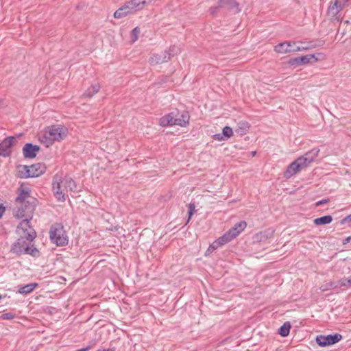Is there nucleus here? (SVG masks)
<instances>
[{"mask_svg": "<svg viewBox=\"0 0 351 351\" xmlns=\"http://www.w3.org/2000/svg\"><path fill=\"white\" fill-rule=\"evenodd\" d=\"M62 184H64V189H69L70 191L76 190L75 181L70 177L66 176L62 180Z\"/></svg>", "mask_w": 351, "mask_h": 351, "instance_id": "nucleus-22", "label": "nucleus"}, {"mask_svg": "<svg viewBox=\"0 0 351 351\" xmlns=\"http://www.w3.org/2000/svg\"><path fill=\"white\" fill-rule=\"evenodd\" d=\"M64 136H65V132L63 128L58 125H51L48 130L45 131L43 137L45 138V143L49 146L53 141L62 139Z\"/></svg>", "mask_w": 351, "mask_h": 351, "instance_id": "nucleus-6", "label": "nucleus"}, {"mask_svg": "<svg viewBox=\"0 0 351 351\" xmlns=\"http://www.w3.org/2000/svg\"><path fill=\"white\" fill-rule=\"evenodd\" d=\"M62 188H64V184H62V180L60 182L57 181L53 182V190L56 194V198L59 201L64 202L66 198L64 190Z\"/></svg>", "mask_w": 351, "mask_h": 351, "instance_id": "nucleus-17", "label": "nucleus"}, {"mask_svg": "<svg viewBox=\"0 0 351 351\" xmlns=\"http://www.w3.org/2000/svg\"><path fill=\"white\" fill-rule=\"evenodd\" d=\"M304 168L306 167L298 158L287 167L286 171L284 173V177L287 179H289L298 172L301 171Z\"/></svg>", "mask_w": 351, "mask_h": 351, "instance_id": "nucleus-11", "label": "nucleus"}, {"mask_svg": "<svg viewBox=\"0 0 351 351\" xmlns=\"http://www.w3.org/2000/svg\"><path fill=\"white\" fill-rule=\"evenodd\" d=\"M341 287H351V276L348 278H343L338 280Z\"/></svg>", "mask_w": 351, "mask_h": 351, "instance_id": "nucleus-32", "label": "nucleus"}, {"mask_svg": "<svg viewBox=\"0 0 351 351\" xmlns=\"http://www.w3.org/2000/svg\"><path fill=\"white\" fill-rule=\"evenodd\" d=\"M5 210V206L3 204H0V219L2 217Z\"/></svg>", "mask_w": 351, "mask_h": 351, "instance_id": "nucleus-40", "label": "nucleus"}, {"mask_svg": "<svg viewBox=\"0 0 351 351\" xmlns=\"http://www.w3.org/2000/svg\"><path fill=\"white\" fill-rule=\"evenodd\" d=\"M219 8H221V7L219 6V2L217 3V5L210 7L209 8V12H210V15H212L213 16H217V11Z\"/></svg>", "mask_w": 351, "mask_h": 351, "instance_id": "nucleus-36", "label": "nucleus"}, {"mask_svg": "<svg viewBox=\"0 0 351 351\" xmlns=\"http://www.w3.org/2000/svg\"><path fill=\"white\" fill-rule=\"evenodd\" d=\"M180 48L176 46L171 47L169 50H166L164 51H161L159 53L153 54L149 62L152 65H156L158 64H162L164 62H167L169 60H170L172 57L177 55L180 53Z\"/></svg>", "mask_w": 351, "mask_h": 351, "instance_id": "nucleus-5", "label": "nucleus"}, {"mask_svg": "<svg viewBox=\"0 0 351 351\" xmlns=\"http://www.w3.org/2000/svg\"><path fill=\"white\" fill-rule=\"evenodd\" d=\"M347 222H351V214L348 215V216H346V217H344L343 219H342L340 221V223L341 225H343V224H345Z\"/></svg>", "mask_w": 351, "mask_h": 351, "instance_id": "nucleus-38", "label": "nucleus"}, {"mask_svg": "<svg viewBox=\"0 0 351 351\" xmlns=\"http://www.w3.org/2000/svg\"><path fill=\"white\" fill-rule=\"evenodd\" d=\"M213 138L216 141H221L225 140L222 133L215 134L213 136Z\"/></svg>", "mask_w": 351, "mask_h": 351, "instance_id": "nucleus-37", "label": "nucleus"}, {"mask_svg": "<svg viewBox=\"0 0 351 351\" xmlns=\"http://www.w3.org/2000/svg\"><path fill=\"white\" fill-rule=\"evenodd\" d=\"M339 1L335 0L334 2H331L328 8V14L332 16H335L341 9H339Z\"/></svg>", "mask_w": 351, "mask_h": 351, "instance_id": "nucleus-25", "label": "nucleus"}, {"mask_svg": "<svg viewBox=\"0 0 351 351\" xmlns=\"http://www.w3.org/2000/svg\"><path fill=\"white\" fill-rule=\"evenodd\" d=\"M140 34V29L136 27H134L132 32H131V36H132V40L133 42H135L136 40H138V34Z\"/></svg>", "mask_w": 351, "mask_h": 351, "instance_id": "nucleus-34", "label": "nucleus"}, {"mask_svg": "<svg viewBox=\"0 0 351 351\" xmlns=\"http://www.w3.org/2000/svg\"><path fill=\"white\" fill-rule=\"evenodd\" d=\"M338 287H341V286L338 283V281L337 282H328L326 283L325 285H322L320 287V290H321V291L324 292V291H326L328 290L335 289Z\"/></svg>", "mask_w": 351, "mask_h": 351, "instance_id": "nucleus-30", "label": "nucleus"}, {"mask_svg": "<svg viewBox=\"0 0 351 351\" xmlns=\"http://www.w3.org/2000/svg\"><path fill=\"white\" fill-rule=\"evenodd\" d=\"M222 134L225 138H230L233 134L232 129L229 126H225L222 130Z\"/></svg>", "mask_w": 351, "mask_h": 351, "instance_id": "nucleus-33", "label": "nucleus"}, {"mask_svg": "<svg viewBox=\"0 0 351 351\" xmlns=\"http://www.w3.org/2000/svg\"><path fill=\"white\" fill-rule=\"evenodd\" d=\"M309 49V47L296 46L295 43L283 42L278 44L274 47V51L278 53H287L304 51Z\"/></svg>", "mask_w": 351, "mask_h": 351, "instance_id": "nucleus-7", "label": "nucleus"}, {"mask_svg": "<svg viewBox=\"0 0 351 351\" xmlns=\"http://www.w3.org/2000/svg\"><path fill=\"white\" fill-rule=\"evenodd\" d=\"M45 170V165L40 162L30 166H20L19 167V177L21 178H36L43 174Z\"/></svg>", "mask_w": 351, "mask_h": 351, "instance_id": "nucleus-4", "label": "nucleus"}, {"mask_svg": "<svg viewBox=\"0 0 351 351\" xmlns=\"http://www.w3.org/2000/svg\"><path fill=\"white\" fill-rule=\"evenodd\" d=\"M319 149L314 147L310 151L306 152L304 155L298 157L305 167H308L318 156Z\"/></svg>", "mask_w": 351, "mask_h": 351, "instance_id": "nucleus-13", "label": "nucleus"}, {"mask_svg": "<svg viewBox=\"0 0 351 351\" xmlns=\"http://www.w3.org/2000/svg\"><path fill=\"white\" fill-rule=\"evenodd\" d=\"M193 213H194L193 212H191V211L188 210V215H189L188 221L190 220V219L193 216Z\"/></svg>", "mask_w": 351, "mask_h": 351, "instance_id": "nucleus-45", "label": "nucleus"}, {"mask_svg": "<svg viewBox=\"0 0 351 351\" xmlns=\"http://www.w3.org/2000/svg\"><path fill=\"white\" fill-rule=\"evenodd\" d=\"M16 317L15 314L12 313H6L0 315L1 319H12Z\"/></svg>", "mask_w": 351, "mask_h": 351, "instance_id": "nucleus-35", "label": "nucleus"}, {"mask_svg": "<svg viewBox=\"0 0 351 351\" xmlns=\"http://www.w3.org/2000/svg\"><path fill=\"white\" fill-rule=\"evenodd\" d=\"M246 226L247 223L245 221H240L224 233L223 236L226 238L228 241L230 242L239 236L245 230Z\"/></svg>", "mask_w": 351, "mask_h": 351, "instance_id": "nucleus-9", "label": "nucleus"}, {"mask_svg": "<svg viewBox=\"0 0 351 351\" xmlns=\"http://www.w3.org/2000/svg\"><path fill=\"white\" fill-rule=\"evenodd\" d=\"M195 204L190 203L189 205V211L194 213L195 212Z\"/></svg>", "mask_w": 351, "mask_h": 351, "instance_id": "nucleus-41", "label": "nucleus"}, {"mask_svg": "<svg viewBox=\"0 0 351 351\" xmlns=\"http://www.w3.org/2000/svg\"><path fill=\"white\" fill-rule=\"evenodd\" d=\"M30 193L31 189L28 186H25L23 184L17 189V197L15 202L21 204L22 206L14 212V216L16 218H23L25 217L27 210L32 213L34 210L36 199L31 196Z\"/></svg>", "mask_w": 351, "mask_h": 351, "instance_id": "nucleus-2", "label": "nucleus"}, {"mask_svg": "<svg viewBox=\"0 0 351 351\" xmlns=\"http://www.w3.org/2000/svg\"><path fill=\"white\" fill-rule=\"evenodd\" d=\"M350 241H351V236L345 238L344 239H343L342 244L346 245V244L348 243Z\"/></svg>", "mask_w": 351, "mask_h": 351, "instance_id": "nucleus-42", "label": "nucleus"}, {"mask_svg": "<svg viewBox=\"0 0 351 351\" xmlns=\"http://www.w3.org/2000/svg\"><path fill=\"white\" fill-rule=\"evenodd\" d=\"M131 12L130 10L128 8V7L125 5V4L116 10L114 13V17L117 19H121L123 16H125Z\"/></svg>", "mask_w": 351, "mask_h": 351, "instance_id": "nucleus-28", "label": "nucleus"}, {"mask_svg": "<svg viewBox=\"0 0 351 351\" xmlns=\"http://www.w3.org/2000/svg\"><path fill=\"white\" fill-rule=\"evenodd\" d=\"M329 202V199H322L315 203L316 206H319L321 205H323L324 204H326Z\"/></svg>", "mask_w": 351, "mask_h": 351, "instance_id": "nucleus-39", "label": "nucleus"}, {"mask_svg": "<svg viewBox=\"0 0 351 351\" xmlns=\"http://www.w3.org/2000/svg\"><path fill=\"white\" fill-rule=\"evenodd\" d=\"M115 350V348H106V349H99L97 350V351H114Z\"/></svg>", "mask_w": 351, "mask_h": 351, "instance_id": "nucleus-43", "label": "nucleus"}, {"mask_svg": "<svg viewBox=\"0 0 351 351\" xmlns=\"http://www.w3.org/2000/svg\"><path fill=\"white\" fill-rule=\"evenodd\" d=\"M332 217L331 215H324L321 217L316 218L313 220V223L316 226L326 225L331 223Z\"/></svg>", "mask_w": 351, "mask_h": 351, "instance_id": "nucleus-23", "label": "nucleus"}, {"mask_svg": "<svg viewBox=\"0 0 351 351\" xmlns=\"http://www.w3.org/2000/svg\"><path fill=\"white\" fill-rule=\"evenodd\" d=\"M213 250H212V248H210V247L208 248V250H206V255H208L210 252H211Z\"/></svg>", "mask_w": 351, "mask_h": 351, "instance_id": "nucleus-46", "label": "nucleus"}, {"mask_svg": "<svg viewBox=\"0 0 351 351\" xmlns=\"http://www.w3.org/2000/svg\"><path fill=\"white\" fill-rule=\"evenodd\" d=\"M22 230L21 237L11 246V252L17 256L24 254L28 250L31 243L36 237V233L29 226V220L25 219L23 220L18 227Z\"/></svg>", "mask_w": 351, "mask_h": 351, "instance_id": "nucleus-1", "label": "nucleus"}, {"mask_svg": "<svg viewBox=\"0 0 351 351\" xmlns=\"http://www.w3.org/2000/svg\"><path fill=\"white\" fill-rule=\"evenodd\" d=\"M14 136H8L5 138L1 143H0V156L8 157L10 155L11 147L13 145Z\"/></svg>", "mask_w": 351, "mask_h": 351, "instance_id": "nucleus-12", "label": "nucleus"}, {"mask_svg": "<svg viewBox=\"0 0 351 351\" xmlns=\"http://www.w3.org/2000/svg\"><path fill=\"white\" fill-rule=\"evenodd\" d=\"M100 89L99 84L91 85L83 94V97L86 98H91L94 95L97 93Z\"/></svg>", "mask_w": 351, "mask_h": 351, "instance_id": "nucleus-21", "label": "nucleus"}, {"mask_svg": "<svg viewBox=\"0 0 351 351\" xmlns=\"http://www.w3.org/2000/svg\"><path fill=\"white\" fill-rule=\"evenodd\" d=\"M219 6L234 14L240 12L239 4L235 0H219Z\"/></svg>", "mask_w": 351, "mask_h": 351, "instance_id": "nucleus-15", "label": "nucleus"}, {"mask_svg": "<svg viewBox=\"0 0 351 351\" xmlns=\"http://www.w3.org/2000/svg\"><path fill=\"white\" fill-rule=\"evenodd\" d=\"M250 129V125L247 122H239L235 130V132L241 136L245 134Z\"/></svg>", "mask_w": 351, "mask_h": 351, "instance_id": "nucleus-26", "label": "nucleus"}, {"mask_svg": "<svg viewBox=\"0 0 351 351\" xmlns=\"http://www.w3.org/2000/svg\"><path fill=\"white\" fill-rule=\"evenodd\" d=\"M90 349V346H86L85 348H82L81 349H79V350H77L76 351H88Z\"/></svg>", "mask_w": 351, "mask_h": 351, "instance_id": "nucleus-44", "label": "nucleus"}, {"mask_svg": "<svg viewBox=\"0 0 351 351\" xmlns=\"http://www.w3.org/2000/svg\"><path fill=\"white\" fill-rule=\"evenodd\" d=\"M256 152H255V151L254 152H251V156H254L256 155Z\"/></svg>", "mask_w": 351, "mask_h": 351, "instance_id": "nucleus-47", "label": "nucleus"}, {"mask_svg": "<svg viewBox=\"0 0 351 351\" xmlns=\"http://www.w3.org/2000/svg\"><path fill=\"white\" fill-rule=\"evenodd\" d=\"M148 3L149 0H131L127 2L125 5L132 12L142 9Z\"/></svg>", "mask_w": 351, "mask_h": 351, "instance_id": "nucleus-18", "label": "nucleus"}, {"mask_svg": "<svg viewBox=\"0 0 351 351\" xmlns=\"http://www.w3.org/2000/svg\"><path fill=\"white\" fill-rule=\"evenodd\" d=\"M273 234V231H264L256 234L254 237V239L256 241H265L269 237Z\"/></svg>", "mask_w": 351, "mask_h": 351, "instance_id": "nucleus-29", "label": "nucleus"}, {"mask_svg": "<svg viewBox=\"0 0 351 351\" xmlns=\"http://www.w3.org/2000/svg\"><path fill=\"white\" fill-rule=\"evenodd\" d=\"M49 238L57 246H65L69 243V238L61 223H55L51 226Z\"/></svg>", "mask_w": 351, "mask_h": 351, "instance_id": "nucleus-3", "label": "nucleus"}, {"mask_svg": "<svg viewBox=\"0 0 351 351\" xmlns=\"http://www.w3.org/2000/svg\"><path fill=\"white\" fill-rule=\"evenodd\" d=\"M178 112H171L160 119V125L162 127L176 125L175 117H178Z\"/></svg>", "mask_w": 351, "mask_h": 351, "instance_id": "nucleus-16", "label": "nucleus"}, {"mask_svg": "<svg viewBox=\"0 0 351 351\" xmlns=\"http://www.w3.org/2000/svg\"><path fill=\"white\" fill-rule=\"evenodd\" d=\"M291 328V323L289 322H285L278 329V334L282 337H287L290 332Z\"/></svg>", "mask_w": 351, "mask_h": 351, "instance_id": "nucleus-27", "label": "nucleus"}, {"mask_svg": "<svg viewBox=\"0 0 351 351\" xmlns=\"http://www.w3.org/2000/svg\"><path fill=\"white\" fill-rule=\"evenodd\" d=\"M190 115L188 111L184 110L178 117H175L176 125L186 127L189 123Z\"/></svg>", "mask_w": 351, "mask_h": 351, "instance_id": "nucleus-19", "label": "nucleus"}, {"mask_svg": "<svg viewBox=\"0 0 351 351\" xmlns=\"http://www.w3.org/2000/svg\"><path fill=\"white\" fill-rule=\"evenodd\" d=\"M316 62L317 58H315L314 54H308L300 57L291 58L288 60V64L293 67L305 65L312 62Z\"/></svg>", "mask_w": 351, "mask_h": 351, "instance_id": "nucleus-10", "label": "nucleus"}, {"mask_svg": "<svg viewBox=\"0 0 351 351\" xmlns=\"http://www.w3.org/2000/svg\"><path fill=\"white\" fill-rule=\"evenodd\" d=\"M40 147L37 145L31 143H25L23 147V154L25 158H34Z\"/></svg>", "mask_w": 351, "mask_h": 351, "instance_id": "nucleus-14", "label": "nucleus"}, {"mask_svg": "<svg viewBox=\"0 0 351 351\" xmlns=\"http://www.w3.org/2000/svg\"><path fill=\"white\" fill-rule=\"evenodd\" d=\"M24 254H29L33 257H39L40 255L38 248L34 247V245H31V244L28 247V250H27Z\"/></svg>", "mask_w": 351, "mask_h": 351, "instance_id": "nucleus-31", "label": "nucleus"}, {"mask_svg": "<svg viewBox=\"0 0 351 351\" xmlns=\"http://www.w3.org/2000/svg\"><path fill=\"white\" fill-rule=\"evenodd\" d=\"M342 339V335L334 333L328 335H318L316 337V342L321 347L332 346L339 342Z\"/></svg>", "mask_w": 351, "mask_h": 351, "instance_id": "nucleus-8", "label": "nucleus"}, {"mask_svg": "<svg viewBox=\"0 0 351 351\" xmlns=\"http://www.w3.org/2000/svg\"><path fill=\"white\" fill-rule=\"evenodd\" d=\"M229 243L226 238L223 236V234L219 237L217 239L214 241L212 244L210 245V248H212V250L214 251L219 248V247Z\"/></svg>", "mask_w": 351, "mask_h": 351, "instance_id": "nucleus-24", "label": "nucleus"}, {"mask_svg": "<svg viewBox=\"0 0 351 351\" xmlns=\"http://www.w3.org/2000/svg\"><path fill=\"white\" fill-rule=\"evenodd\" d=\"M349 23L348 21H345V23Z\"/></svg>", "mask_w": 351, "mask_h": 351, "instance_id": "nucleus-49", "label": "nucleus"}, {"mask_svg": "<svg viewBox=\"0 0 351 351\" xmlns=\"http://www.w3.org/2000/svg\"><path fill=\"white\" fill-rule=\"evenodd\" d=\"M3 298L2 295L0 294V300Z\"/></svg>", "mask_w": 351, "mask_h": 351, "instance_id": "nucleus-48", "label": "nucleus"}, {"mask_svg": "<svg viewBox=\"0 0 351 351\" xmlns=\"http://www.w3.org/2000/svg\"><path fill=\"white\" fill-rule=\"evenodd\" d=\"M38 284L36 282L29 283L25 285L18 286V292L22 295H27L32 292L34 289L38 287Z\"/></svg>", "mask_w": 351, "mask_h": 351, "instance_id": "nucleus-20", "label": "nucleus"}]
</instances>
